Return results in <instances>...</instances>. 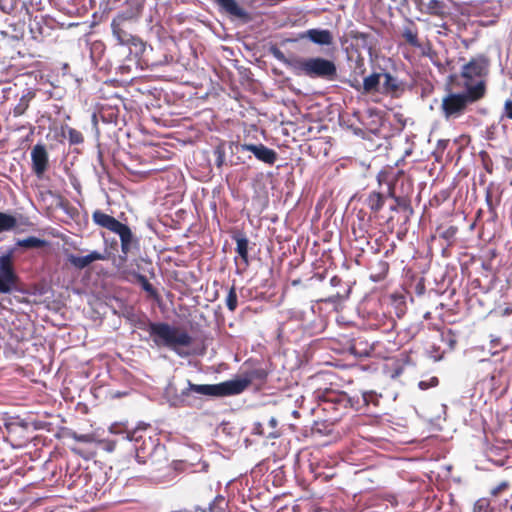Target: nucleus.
<instances>
[{
    "instance_id": "8fccbe9b",
    "label": "nucleus",
    "mask_w": 512,
    "mask_h": 512,
    "mask_svg": "<svg viewBox=\"0 0 512 512\" xmlns=\"http://www.w3.org/2000/svg\"><path fill=\"white\" fill-rule=\"evenodd\" d=\"M512 314V308L511 307H506L505 309L502 310L501 312V315L502 316H509Z\"/></svg>"
},
{
    "instance_id": "a211bd4d",
    "label": "nucleus",
    "mask_w": 512,
    "mask_h": 512,
    "mask_svg": "<svg viewBox=\"0 0 512 512\" xmlns=\"http://www.w3.org/2000/svg\"><path fill=\"white\" fill-rule=\"evenodd\" d=\"M105 259L106 257L98 251H92L86 256H75L71 254L68 257V261L70 262V264L77 269H84L94 261Z\"/></svg>"
},
{
    "instance_id": "49530a36",
    "label": "nucleus",
    "mask_w": 512,
    "mask_h": 512,
    "mask_svg": "<svg viewBox=\"0 0 512 512\" xmlns=\"http://www.w3.org/2000/svg\"><path fill=\"white\" fill-rule=\"evenodd\" d=\"M486 202H487L489 210L493 211L494 210V205H493V202H492V193L489 190L486 192Z\"/></svg>"
},
{
    "instance_id": "7c9ffc66",
    "label": "nucleus",
    "mask_w": 512,
    "mask_h": 512,
    "mask_svg": "<svg viewBox=\"0 0 512 512\" xmlns=\"http://www.w3.org/2000/svg\"><path fill=\"white\" fill-rule=\"evenodd\" d=\"M349 37L352 40H355L357 42V44L360 45L362 48H364V49L371 48L370 43H369L370 35L368 33L360 32L357 30H351L349 32Z\"/></svg>"
},
{
    "instance_id": "ddd939ff",
    "label": "nucleus",
    "mask_w": 512,
    "mask_h": 512,
    "mask_svg": "<svg viewBox=\"0 0 512 512\" xmlns=\"http://www.w3.org/2000/svg\"><path fill=\"white\" fill-rule=\"evenodd\" d=\"M32 171L38 177L42 178L49 168V155L43 144H36L31 150Z\"/></svg>"
},
{
    "instance_id": "1a4fd4ad",
    "label": "nucleus",
    "mask_w": 512,
    "mask_h": 512,
    "mask_svg": "<svg viewBox=\"0 0 512 512\" xmlns=\"http://www.w3.org/2000/svg\"><path fill=\"white\" fill-rule=\"evenodd\" d=\"M235 387L236 385L229 384V380L219 384H194L188 381V387L181 391V402L184 403L192 392L216 397L231 396V391H233Z\"/></svg>"
},
{
    "instance_id": "a19ab883",
    "label": "nucleus",
    "mask_w": 512,
    "mask_h": 512,
    "mask_svg": "<svg viewBox=\"0 0 512 512\" xmlns=\"http://www.w3.org/2000/svg\"><path fill=\"white\" fill-rule=\"evenodd\" d=\"M71 437L77 442H83V443H95L96 442V438L93 434H78L76 432H73L71 434Z\"/></svg>"
},
{
    "instance_id": "ea45409f",
    "label": "nucleus",
    "mask_w": 512,
    "mask_h": 512,
    "mask_svg": "<svg viewBox=\"0 0 512 512\" xmlns=\"http://www.w3.org/2000/svg\"><path fill=\"white\" fill-rule=\"evenodd\" d=\"M479 156H480V158L482 160V164H483L484 169L489 174H491L493 172V162H492V159L490 158V156L488 155V153L486 151H481L479 153Z\"/></svg>"
},
{
    "instance_id": "dca6fc26",
    "label": "nucleus",
    "mask_w": 512,
    "mask_h": 512,
    "mask_svg": "<svg viewBox=\"0 0 512 512\" xmlns=\"http://www.w3.org/2000/svg\"><path fill=\"white\" fill-rule=\"evenodd\" d=\"M301 37L307 38L311 42L321 46H330L333 44V35L327 29H309L305 31Z\"/></svg>"
},
{
    "instance_id": "2eb2a0df",
    "label": "nucleus",
    "mask_w": 512,
    "mask_h": 512,
    "mask_svg": "<svg viewBox=\"0 0 512 512\" xmlns=\"http://www.w3.org/2000/svg\"><path fill=\"white\" fill-rule=\"evenodd\" d=\"M382 78H384V81L381 85L382 94L397 97L404 92V83L397 77H394L389 72H384L382 73Z\"/></svg>"
},
{
    "instance_id": "c03bdc74",
    "label": "nucleus",
    "mask_w": 512,
    "mask_h": 512,
    "mask_svg": "<svg viewBox=\"0 0 512 512\" xmlns=\"http://www.w3.org/2000/svg\"><path fill=\"white\" fill-rule=\"evenodd\" d=\"M449 143H450L449 139L438 140L437 145H436L437 151L443 153L447 149Z\"/></svg>"
},
{
    "instance_id": "9b49d317",
    "label": "nucleus",
    "mask_w": 512,
    "mask_h": 512,
    "mask_svg": "<svg viewBox=\"0 0 512 512\" xmlns=\"http://www.w3.org/2000/svg\"><path fill=\"white\" fill-rule=\"evenodd\" d=\"M267 376L268 372L263 367H255L245 371L241 378L229 380V384L236 385L235 389L231 391L232 395L242 393L252 383L263 384L266 381Z\"/></svg>"
},
{
    "instance_id": "f3484780",
    "label": "nucleus",
    "mask_w": 512,
    "mask_h": 512,
    "mask_svg": "<svg viewBox=\"0 0 512 512\" xmlns=\"http://www.w3.org/2000/svg\"><path fill=\"white\" fill-rule=\"evenodd\" d=\"M509 508L512 511V504L508 506V500L504 502H493L491 498H480L478 499L473 507V512H496L502 511L503 509Z\"/></svg>"
},
{
    "instance_id": "412c9836",
    "label": "nucleus",
    "mask_w": 512,
    "mask_h": 512,
    "mask_svg": "<svg viewBox=\"0 0 512 512\" xmlns=\"http://www.w3.org/2000/svg\"><path fill=\"white\" fill-rule=\"evenodd\" d=\"M386 197H388L386 190L383 192L371 191L365 202L370 211L377 214L383 208Z\"/></svg>"
},
{
    "instance_id": "e2e57ef3",
    "label": "nucleus",
    "mask_w": 512,
    "mask_h": 512,
    "mask_svg": "<svg viewBox=\"0 0 512 512\" xmlns=\"http://www.w3.org/2000/svg\"><path fill=\"white\" fill-rule=\"evenodd\" d=\"M275 422H276V421H275L274 419H272V420H271V424H273V425H274V424H275Z\"/></svg>"
},
{
    "instance_id": "2f4dec72",
    "label": "nucleus",
    "mask_w": 512,
    "mask_h": 512,
    "mask_svg": "<svg viewBox=\"0 0 512 512\" xmlns=\"http://www.w3.org/2000/svg\"><path fill=\"white\" fill-rule=\"evenodd\" d=\"M63 136L68 138L70 145H78L84 142L83 134L72 127H67L66 133L63 131Z\"/></svg>"
},
{
    "instance_id": "37998d69",
    "label": "nucleus",
    "mask_w": 512,
    "mask_h": 512,
    "mask_svg": "<svg viewBox=\"0 0 512 512\" xmlns=\"http://www.w3.org/2000/svg\"><path fill=\"white\" fill-rule=\"evenodd\" d=\"M504 115L512 120V99H507L504 103Z\"/></svg>"
},
{
    "instance_id": "5701e85b",
    "label": "nucleus",
    "mask_w": 512,
    "mask_h": 512,
    "mask_svg": "<svg viewBox=\"0 0 512 512\" xmlns=\"http://www.w3.org/2000/svg\"><path fill=\"white\" fill-rule=\"evenodd\" d=\"M382 73H372L365 77L362 84L363 93L381 92L380 80Z\"/></svg>"
},
{
    "instance_id": "f8f14e48",
    "label": "nucleus",
    "mask_w": 512,
    "mask_h": 512,
    "mask_svg": "<svg viewBox=\"0 0 512 512\" xmlns=\"http://www.w3.org/2000/svg\"><path fill=\"white\" fill-rule=\"evenodd\" d=\"M237 152L249 151L253 153L255 158L265 164L273 165L277 159L278 154L275 150L268 148L264 144H249V143H236Z\"/></svg>"
},
{
    "instance_id": "f257e3e1",
    "label": "nucleus",
    "mask_w": 512,
    "mask_h": 512,
    "mask_svg": "<svg viewBox=\"0 0 512 512\" xmlns=\"http://www.w3.org/2000/svg\"><path fill=\"white\" fill-rule=\"evenodd\" d=\"M336 375L333 372H320L311 377V386L314 387L313 399L318 409L325 414V421L338 422L349 407H353L352 399L340 391L335 383Z\"/></svg>"
},
{
    "instance_id": "c756f323",
    "label": "nucleus",
    "mask_w": 512,
    "mask_h": 512,
    "mask_svg": "<svg viewBox=\"0 0 512 512\" xmlns=\"http://www.w3.org/2000/svg\"><path fill=\"white\" fill-rule=\"evenodd\" d=\"M17 226V219L10 214L0 212V233L11 231Z\"/></svg>"
},
{
    "instance_id": "f704fd0d",
    "label": "nucleus",
    "mask_w": 512,
    "mask_h": 512,
    "mask_svg": "<svg viewBox=\"0 0 512 512\" xmlns=\"http://www.w3.org/2000/svg\"><path fill=\"white\" fill-rule=\"evenodd\" d=\"M389 353H390V351L384 347V344L382 342H380V341L373 342V352H371L370 357H377V358L389 360L390 359Z\"/></svg>"
},
{
    "instance_id": "4be33fe9",
    "label": "nucleus",
    "mask_w": 512,
    "mask_h": 512,
    "mask_svg": "<svg viewBox=\"0 0 512 512\" xmlns=\"http://www.w3.org/2000/svg\"><path fill=\"white\" fill-rule=\"evenodd\" d=\"M350 352L358 357H370L373 343H368L362 337L355 338L350 346Z\"/></svg>"
},
{
    "instance_id": "79ce46f5",
    "label": "nucleus",
    "mask_w": 512,
    "mask_h": 512,
    "mask_svg": "<svg viewBox=\"0 0 512 512\" xmlns=\"http://www.w3.org/2000/svg\"><path fill=\"white\" fill-rule=\"evenodd\" d=\"M457 232L458 228L456 226H449L440 233V237L446 241H452L455 238Z\"/></svg>"
},
{
    "instance_id": "4d7b16f0",
    "label": "nucleus",
    "mask_w": 512,
    "mask_h": 512,
    "mask_svg": "<svg viewBox=\"0 0 512 512\" xmlns=\"http://www.w3.org/2000/svg\"><path fill=\"white\" fill-rule=\"evenodd\" d=\"M389 253H391V250H387V251L385 252V256H388V255H389Z\"/></svg>"
},
{
    "instance_id": "393cba45",
    "label": "nucleus",
    "mask_w": 512,
    "mask_h": 512,
    "mask_svg": "<svg viewBox=\"0 0 512 512\" xmlns=\"http://www.w3.org/2000/svg\"><path fill=\"white\" fill-rule=\"evenodd\" d=\"M100 117L102 121L106 123H117L119 116V109L116 106H111L108 104H104L101 106L99 110Z\"/></svg>"
},
{
    "instance_id": "c9c22d12",
    "label": "nucleus",
    "mask_w": 512,
    "mask_h": 512,
    "mask_svg": "<svg viewBox=\"0 0 512 512\" xmlns=\"http://www.w3.org/2000/svg\"><path fill=\"white\" fill-rule=\"evenodd\" d=\"M381 395L376 393L375 391H364L362 393V400H363V404L365 406H368L369 404H373L374 406H378L379 404V399H380Z\"/></svg>"
},
{
    "instance_id": "052dcab7",
    "label": "nucleus",
    "mask_w": 512,
    "mask_h": 512,
    "mask_svg": "<svg viewBox=\"0 0 512 512\" xmlns=\"http://www.w3.org/2000/svg\"><path fill=\"white\" fill-rule=\"evenodd\" d=\"M395 247H396V244H394V243H393V244H392L391 251H393Z\"/></svg>"
},
{
    "instance_id": "09e8293b",
    "label": "nucleus",
    "mask_w": 512,
    "mask_h": 512,
    "mask_svg": "<svg viewBox=\"0 0 512 512\" xmlns=\"http://www.w3.org/2000/svg\"><path fill=\"white\" fill-rule=\"evenodd\" d=\"M430 9H440L442 8V5L439 1L437 0H432L431 3H430V6H429Z\"/></svg>"
},
{
    "instance_id": "b1692460",
    "label": "nucleus",
    "mask_w": 512,
    "mask_h": 512,
    "mask_svg": "<svg viewBox=\"0 0 512 512\" xmlns=\"http://www.w3.org/2000/svg\"><path fill=\"white\" fill-rule=\"evenodd\" d=\"M236 242V252L241 257V259L248 264V239L241 233H237L232 237Z\"/></svg>"
},
{
    "instance_id": "a878e982",
    "label": "nucleus",
    "mask_w": 512,
    "mask_h": 512,
    "mask_svg": "<svg viewBox=\"0 0 512 512\" xmlns=\"http://www.w3.org/2000/svg\"><path fill=\"white\" fill-rule=\"evenodd\" d=\"M402 37L405 39V42L410 46L415 48L421 47V43L418 39V31L413 23H411L409 26H406L403 29Z\"/></svg>"
},
{
    "instance_id": "39448f33",
    "label": "nucleus",
    "mask_w": 512,
    "mask_h": 512,
    "mask_svg": "<svg viewBox=\"0 0 512 512\" xmlns=\"http://www.w3.org/2000/svg\"><path fill=\"white\" fill-rule=\"evenodd\" d=\"M480 90L476 87L470 90L464 89L460 93L449 92L445 95L440 107L444 118L450 120L462 116L470 104L481 100Z\"/></svg>"
},
{
    "instance_id": "c85d7f7f",
    "label": "nucleus",
    "mask_w": 512,
    "mask_h": 512,
    "mask_svg": "<svg viewBox=\"0 0 512 512\" xmlns=\"http://www.w3.org/2000/svg\"><path fill=\"white\" fill-rule=\"evenodd\" d=\"M16 245L22 248H43L49 245V242L44 239H39L34 236H30L24 239H19Z\"/></svg>"
},
{
    "instance_id": "6e6d98bb",
    "label": "nucleus",
    "mask_w": 512,
    "mask_h": 512,
    "mask_svg": "<svg viewBox=\"0 0 512 512\" xmlns=\"http://www.w3.org/2000/svg\"><path fill=\"white\" fill-rule=\"evenodd\" d=\"M276 57H277L278 59H281V58L283 57L282 52L278 51V52H277V54H276Z\"/></svg>"
},
{
    "instance_id": "f03ea898",
    "label": "nucleus",
    "mask_w": 512,
    "mask_h": 512,
    "mask_svg": "<svg viewBox=\"0 0 512 512\" xmlns=\"http://www.w3.org/2000/svg\"><path fill=\"white\" fill-rule=\"evenodd\" d=\"M140 328L148 331L157 347H167L179 355H181L179 347H189L193 343V338L187 331L168 323L149 321L146 327L140 326Z\"/></svg>"
},
{
    "instance_id": "bf43d9fd",
    "label": "nucleus",
    "mask_w": 512,
    "mask_h": 512,
    "mask_svg": "<svg viewBox=\"0 0 512 512\" xmlns=\"http://www.w3.org/2000/svg\"><path fill=\"white\" fill-rule=\"evenodd\" d=\"M72 451L75 453H79V451L76 448H72Z\"/></svg>"
},
{
    "instance_id": "3c124183",
    "label": "nucleus",
    "mask_w": 512,
    "mask_h": 512,
    "mask_svg": "<svg viewBox=\"0 0 512 512\" xmlns=\"http://www.w3.org/2000/svg\"><path fill=\"white\" fill-rule=\"evenodd\" d=\"M380 265L382 266L385 274L388 272V269H389V265L387 262H381Z\"/></svg>"
},
{
    "instance_id": "4c0bfd02",
    "label": "nucleus",
    "mask_w": 512,
    "mask_h": 512,
    "mask_svg": "<svg viewBox=\"0 0 512 512\" xmlns=\"http://www.w3.org/2000/svg\"><path fill=\"white\" fill-rule=\"evenodd\" d=\"M95 444L99 449L112 453L116 448L117 442L110 439H96Z\"/></svg>"
},
{
    "instance_id": "5fc2aeb1",
    "label": "nucleus",
    "mask_w": 512,
    "mask_h": 512,
    "mask_svg": "<svg viewBox=\"0 0 512 512\" xmlns=\"http://www.w3.org/2000/svg\"><path fill=\"white\" fill-rule=\"evenodd\" d=\"M390 210H391V211H398V210H399V207H396V204H395V205H392V206L390 207Z\"/></svg>"
},
{
    "instance_id": "0eeeda50",
    "label": "nucleus",
    "mask_w": 512,
    "mask_h": 512,
    "mask_svg": "<svg viewBox=\"0 0 512 512\" xmlns=\"http://www.w3.org/2000/svg\"><path fill=\"white\" fill-rule=\"evenodd\" d=\"M294 67L298 74H302L310 78L331 80L337 74L335 63L322 57L298 59L295 61Z\"/></svg>"
},
{
    "instance_id": "13d9d810",
    "label": "nucleus",
    "mask_w": 512,
    "mask_h": 512,
    "mask_svg": "<svg viewBox=\"0 0 512 512\" xmlns=\"http://www.w3.org/2000/svg\"><path fill=\"white\" fill-rule=\"evenodd\" d=\"M391 222H392V218H389V219L387 220V224L389 225Z\"/></svg>"
},
{
    "instance_id": "a18cd8bd",
    "label": "nucleus",
    "mask_w": 512,
    "mask_h": 512,
    "mask_svg": "<svg viewBox=\"0 0 512 512\" xmlns=\"http://www.w3.org/2000/svg\"><path fill=\"white\" fill-rule=\"evenodd\" d=\"M438 378L437 377H432L431 380H430V383L428 384L427 382L425 381H420L419 382V387L421 389H427L429 388L430 386H436L438 385Z\"/></svg>"
},
{
    "instance_id": "9d476101",
    "label": "nucleus",
    "mask_w": 512,
    "mask_h": 512,
    "mask_svg": "<svg viewBox=\"0 0 512 512\" xmlns=\"http://www.w3.org/2000/svg\"><path fill=\"white\" fill-rule=\"evenodd\" d=\"M457 344V335L451 329L442 330L437 338L432 342L428 352L431 358L439 361L443 356L454 350Z\"/></svg>"
},
{
    "instance_id": "680f3d73",
    "label": "nucleus",
    "mask_w": 512,
    "mask_h": 512,
    "mask_svg": "<svg viewBox=\"0 0 512 512\" xmlns=\"http://www.w3.org/2000/svg\"><path fill=\"white\" fill-rule=\"evenodd\" d=\"M293 415H294V416H297V415H298V412H297V411H293Z\"/></svg>"
},
{
    "instance_id": "e433bc0d",
    "label": "nucleus",
    "mask_w": 512,
    "mask_h": 512,
    "mask_svg": "<svg viewBox=\"0 0 512 512\" xmlns=\"http://www.w3.org/2000/svg\"><path fill=\"white\" fill-rule=\"evenodd\" d=\"M18 281L14 279L7 280L5 275L0 274V293L7 294L10 293L13 288L16 286Z\"/></svg>"
},
{
    "instance_id": "6ab92c4d",
    "label": "nucleus",
    "mask_w": 512,
    "mask_h": 512,
    "mask_svg": "<svg viewBox=\"0 0 512 512\" xmlns=\"http://www.w3.org/2000/svg\"><path fill=\"white\" fill-rule=\"evenodd\" d=\"M14 250L10 249L6 254L0 256V274L5 275L6 279L19 281L13 265Z\"/></svg>"
},
{
    "instance_id": "aec40b11",
    "label": "nucleus",
    "mask_w": 512,
    "mask_h": 512,
    "mask_svg": "<svg viewBox=\"0 0 512 512\" xmlns=\"http://www.w3.org/2000/svg\"><path fill=\"white\" fill-rule=\"evenodd\" d=\"M408 356L401 354L400 358H390L385 365V371L392 379L398 378L404 371L405 362Z\"/></svg>"
},
{
    "instance_id": "6e6552de",
    "label": "nucleus",
    "mask_w": 512,
    "mask_h": 512,
    "mask_svg": "<svg viewBox=\"0 0 512 512\" xmlns=\"http://www.w3.org/2000/svg\"><path fill=\"white\" fill-rule=\"evenodd\" d=\"M377 181L380 187L385 185L387 196L394 199L396 207L404 213V223H407L414 211L410 199L396 195L395 175L391 171L381 170L377 175Z\"/></svg>"
},
{
    "instance_id": "bb28decb",
    "label": "nucleus",
    "mask_w": 512,
    "mask_h": 512,
    "mask_svg": "<svg viewBox=\"0 0 512 512\" xmlns=\"http://www.w3.org/2000/svg\"><path fill=\"white\" fill-rule=\"evenodd\" d=\"M34 91H28L26 94H24L20 99L19 102L16 104V106L13 109V115L15 117H19L23 115L27 109L29 108L31 100L35 97Z\"/></svg>"
},
{
    "instance_id": "603ef678",
    "label": "nucleus",
    "mask_w": 512,
    "mask_h": 512,
    "mask_svg": "<svg viewBox=\"0 0 512 512\" xmlns=\"http://www.w3.org/2000/svg\"><path fill=\"white\" fill-rule=\"evenodd\" d=\"M491 342H492L493 346H497L500 344V338L492 339Z\"/></svg>"
},
{
    "instance_id": "423d86ee",
    "label": "nucleus",
    "mask_w": 512,
    "mask_h": 512,
    "mask_svg": "<svg viewBox=\"0 0 512 512\" xmlns=\"http://www.w3.org/2000/svg\"><path fill=\"white\" fill-rule=\"evenodd\" d=\"M149 424H142L132 430L126 431V439L134 442L136 460L140 464H146L152 461L154 454L158 450H162L159 445V439L147 436Z\"/></svg>"
},
{
    "instance_id": "4468645a",
    "label": "nucleus",
    "mask_w": 512,
    "mask_h": 512,
    "mask_svg": "<svg viewBox=\"0 0 512 512\" xmlns=\"http://www.w3.org/2000/svg\"><path fill=\"white\" fill-rule=\"evenodd\" d=\"M127 20L128 17L123 14H119L111 22L113 35L121 45L135 44L138 40L124 29V24Z\"/></svg>"
},
{
    "instance_id": "20e7f679",
    "label": "nucleus",
    "mask_w": 512,
    "mask_h": 512,
    "mask_svg": "<svg viewBox=\"0 0 512 512\" xmlns=\"http://www.w3.org/2000/svg\"><path fill=\"white\" fill-rule=\"evenodd\" d=\"M92 220L99 227L105 228L120 237L123 254L121 258L125 261L132 247H136L138 244V240L134 237L130 227L99 209L92 213Z\"/></svg>"
},
{
    "instance_id": "58836bf2",
    "label": "nucleus",
    "mask_w": 512,
    "mask_h": 512,
    "mask_svg": "<svg viewBox=\"0 0 512 512\" xmlns=\"http://www.w3.org/2000/svg\"><path fill=\"white\" fill-rule=\"evenodd\" d=\"M214 155L216 157L215 163L217 168H221L225 162V149L223 144H219L215 147Z\"/></svg>"
},
{
    "instance_id": "473e14b6",
    "label": "nucleus",
    "mask_w": 512,
    "mask_h": 512,
    "mask_svg": "<svg viewBox=\"0 0 512 512\" xmlns=\"http://www.w3.org/2000/svg\"><path fill=\"white\" fill-rule=\"evenodd\" d=\"M137 282L141 285L142 289L146 291L150 296L157 297V290L153 287V285L148 281L147 277L142 274L135 275Z\"/></svg>"
},
{
    "instance_id": "7ed1b4c3",
    "label": "nucleus",
    "mask_w": 512,
    "mask_h": 512,
    "mask_svg": "<svg viewBox=\"0 0 512 512\" xmlns=\"http://www.w3.org/2000/svg\"><path fill=\"white\" fill-rule=\"evenodd\" d=\"M489 66V58L483 54L471 58L461 69L460 78L462 83H458V85L466 90L478 87L481 89V99L484 98Z\"/></svg>"
},
{
    "instance_id": "864d4df0",
    "label": "nucleus",
    "mask_w": 512,
    "mask_h": 512,
    "mask_svg": "<svg viewBox=\"0 0 512 512\" xmlns=\"http://www.w3.org/2000/svg\"><path fill=\"white\" fill-rule=\"evenodd\" d=\"M338 297H340V294H339V293H337L335 296H333V297L329 298L327 301H328V302H334V301H335V299H334V298H338Z\"/></svg>"
},
{
    "instance_id": "cd10ccee",
    "label": "nucleus",
    "mask_w": 512,
    "mask_h": 512,
    "mask_svg": "<svg viewBox=\"0 0 512 512\" xmlns=\"http://www.w3.org/2000/svg\"><path fill=\"white\" fill-rule=\"evenodd\" d=\"M511 487V484L509 481L505 480L500 482L497 486L491 489L490 491V498L493 502L499 503L504 502L506 498H503L504 495H506Z\"/></svg>"
},
{
    "instance_id": "de8ad7c7",
    "label": "nucleus",
    "mask_w": 512,
    "mask_h": 512,
    "mask_svg": "<svg viewBox=\"0 0 512 512\" xmlns=\"http://www.w3.org/2000/svg\"><path fill=\"white\" fill-rule=\"evenodd\" d=\"M341 282H342V279L339 276H333L330 279V283L332 286H338L341 284Z\"/></svg>"
},
{
    "instance_id": "72a5a7b5",
    "label": "nucleus",
    "mask_w": 512,
    "mask_h": 512,
    "mask_svg": "<svg viewBox=\"0 0 512 512\" xmlns=\"http://www.w3.org/2000/svg\"><path fill=\"white\" fill-rule=\"evenodd\" d=\"M226 306L229 311L234 312L238 306V297L236 292V287L233 284L228 290V294L226 297Z\"/></svg>"
}]
</instances>
